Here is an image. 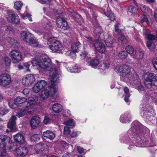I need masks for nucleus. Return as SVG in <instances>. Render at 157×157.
Returning <instances> with one entry per match:
<instances>
[{"instance_id":"obj_1","label":"nucleus","mask_w":157,"mask_h":157,"mask_svg":"<svg viewBox=\"0 0 157 157\" xmlns=\"http://www.w3.org/2000/svg\"><path fill=\"white\" fill-rule=\"evenodd\" d=\"M131 67L127 65L123 64L117 66L114 68L115 71L119 74L121 78L124 82L130 80Z\"/></svg>"},{"instance_id":"obj_2","label":"nucleus","mask_w":157,"mask_h":157,"mask_svg":"<svg viewBox=\"0 0 157 157\" xmlns=\"http://www.w3.org/2000/svg\"><path fill=\"white\" fill-rule=\"evenodd\" d=\"M21 38L24 41L29 43L30 45L37 46L38 42L34 39L33 35L28 32L23 31L21 34Z\"/></svg>"},{"instance_id":"obj_3","label":"nucleus","mask_w":157,"mask_h":157,"mask_svg":"<svg viewBox=\"0 0 157 157\" xmlns=\"http://www.w3.org/2000/svg\"><path fill=\"white\" fill-rule=\"evenodd\" d=\"M144 84L147 88L151 87L152 84V82H154L153 84L155 85H157V77L153 74L147 73L145 75Z\"/></svg>"},{"instance_id":"obj_4","label":"nucleus","mask_w":157,"mask_h":157,"mask_svg":"<svg viewBox=\"0 0 157 157\" xmlns=\"http://www.w3.org/2000/svg\"><path fill=\"white\" fill-rule=\"evenodd\" d=\"M48 42L49 48L52 52H59L63 49V46L59 40L52 41V39H49Z\"/></svg>"},{"instance_id":"obj_5","label":"nucleus","mask_w":157,"mask_h":157,"mask_svg":"<svg viewBox=\"0 0 157 157\" xmlns=\"http://www.w3.org/2000/svg\"><path fill=\"white\" fill-rule=\"evenodd\" d=\"M56 92V90L54 87L48 86L42 90L41 92L40 96L42 99L45 100L49 96H53Z\"/></svg>"},{"instance_id":"obj_6","label":"nucleus","mask_w":157,"mask_h":157,"mask_svg":"<svg viewBox=\"0 0 157 157\" xmlns=\"http://www.w3.org/2000/svg\"><path fill=\"white\" fill-rule=\"evenodd\" d=\"M52 63L51 59L47 56H44L41 60V63L39 66L41 68L49 70L52 68Z\"/></svg>"},{"instance_id":"obj_7","label":"nucleus","mask_w":157,"mask_h":157,"mask_svg":"<svg viewBox=\"0 0 157 157\" xmlns=\"http://www.w3.org/2000/svg\"><path fill=\"white\" fill-rule=\"evenodd\" d=\"M13 62L14 63H17L21 60L22 56L21 54L18 50H13L10 53Z\"/></svg>"},{"instance_id":"obj_8","label":"nucleus","mask_w":157,"mask_h":157,"mask_svg":"<svg viewBox=\"0 0 157 157\" xmlns=\"http://www.w3.org/2000/svg\"><path fill=\"white\" fill-rule=\"evenodd\" d=\"M11 82V78L10 75L4 74L0 75V86L5 87Z\"/></svg>"},{"instance_id":"obj_9","label":"nucleus","mask_w":157,"mask_h":157,"mask_svg":"<svg viewBox=\"0 0 157 157\" xmlns=\"http://www.w3.org/2000/svg\"><path fill=\"white\" fill-rule=\"evenodd\" d=\"M35 80V77L33 75L28 74L23 78L22 83L24 85L28 86L31 85Z\"/></svg>"},{"instance_id":"obj_10","label":"nucleus","mask_w":157,"mask_h":157,"mask_svg":"<svg viewBox=\"0 0 157 157\" xmlns=\"http://www.w3.org/2000/svg\"><path fill=\"white\" fill-rule=\"evenodd\" d=\"M8 20L14 24H17L20 21V19L17 14L13 11H9L8 13Z\"/></svg>"},{"instance_id":"obj_11","label":"nucleus","mask_w":157,"mask_h":157,"mask_svg":"<svg viewBox=\"0 0 157 157\" xmlns=\"http://www.w3.org/2000/svg\"><path fill=\"white\" fill-rule=\"evenodd\" d=\"M57 26L59 28L64 30H67L69 29L70 26L64 19L59 17L56 21Z\"/></svg>"},{"instance_id":"obj_12","label":"nucleus","mask_w":157,"mask_h":157,"mask_svg":"<svg viewBox=\"0 0 157 157\" xmlns=\"http://www.w3.org/2000/svg\"><path fill=\"white\" fill-rule=\"evenodd\" d=\"M12 143L10 138L7 135H0V145H2V148H6L8 143Z\"/></svg>"},{"instance_id":"obj_13","label":"nucleus","mask_w":157,"mask_h":157,"mask_svg":"<svg viewBox=\"0 0 157 157\" xmlns=\"http://www.w3.org/2000/svg\"><path fill=\"white\" fill-rule=\"evenodd\" d=\"M60 75L59 73L55 72L53 75L51 76L50 78V83L51 87H54L59 82V78Z\"/></svg>"},{"instance_id":"obj_14","label":"nucleus","mask_w":157,"mask_h":157,"mask_svg":"<svg viewBox=\"0 0 157 157\" xmlns=\"http://www.w3.org/2000/svg\"><path fill=\"white\" fill-rule=\"evenodd\" d=\"M94 47L96 50L100 53H103L105 51V45L102 42L96 40L94 43Z\"/></svg>"},{"instance_id":"obj_15","label":"nucleus","mask_w":157,"mask_h":157,"mask_svg":"<svg viewBox=\"0 0 157 157\" xmlns=\"http://www.w3.org/2000/svg\"><path fill=\"white\" fill-rule=\"evenodd\" d=\"M13 137L15 142L13 144L14 145H16L17 144L21 145L25 142V139L23 135L21 133H17Z\"/></svg>"},{"instance_id":"obj_16","label":"nucleus","mask_w":157,"mask_h":157,"mask_svg":"<svg viewBox=\"0 0 157 157\" xmlns=\"http://www.w3.org/2000/svg\"><path fill=\"white\" fill-rule=\"evenodd\" d=\"M25 105H24L23 107L26 110L27 113L29 114H32L34 111V108H33L34 104L32 102L27 101L25 102Z\"/></svg>"},{"instance_id":"obj_17","label":"nucleus","mask_w":157,"mask_h":157,"mask_svg":"<svg viewBox=\"0 0 157 157\" xmlns=\"http://www.w3.org/2000/svg\"><path fill=\"white\" fill-rule=\"evenodd\" d=\"M15 151L18 157L25 156L28 151L27 148L23 147H19L15 149Z\"/></svg>"},{"instance_id":"obj_18","label":"nucleus","mask_w":157,"mask_h":157,"mask_svg":"<svg viewBox=\"0 0 157 157\" xmlns=\"http://www.w3.org/2000/svg\"><path fill=\"white\" fill-rule=\"evenodd\" d=\"M41 121L40 119L38 116H33L30 121V125L33 129L36 128L39 125Z\"/></svg>"},{"instance_id":"obj_19","label":"nucleus","mask_w":157,"mask_h":157,"mask_svg":"<svg viewBox=\"0 0 157 157\" xmlns=\"http://www.w3.org/2000/svg\"><path fill=\"white\" fill-rule=\"evenodd\" d=\"M129 79L130 80L128 82L132 83L136 87L140 84V79L137 74L133 75V77L132 78L130 77Z\"/></svg>"},{"instance_id":"obj_20","label":"nucleus","mask_w":157,"mask_h":157,"mask_svg":"<svg viewBox=\"0 0 157 157\" xmlns=\"http://www.w3.org/2000/svg\"><path fill=\"white\" fill-rule=\"evenodd\" d=\"M27 100V99L25 97H18L14 100V104L17 105H20V106L23 107Z\"/></svg>"},{"instance_id":"obj_21","label":"nucleus","mask_w":157,"mask_h":157,"mask_svg":"<svg viewBox=\"0 0 157 157\" xmlns=\"http://www.w3.org/2000/svg\"><path fill=\"white\" fill-rule=\"evenodd\" d=\"M16 117L14 116H12L8 124V127L12 131L15 128L16 120Z\"/></svg>"},{"instance_id":"obj_22","label":"nucleus","mask_w":157,"mask_h":157,"mask_svg":"<svg viewBox=\"0 0 157 157\" xmlns=\"http://www.w3.org/2000/svg\"><path fill=\"white\" fill-rule=\"evenodd\" d=\"M143 52L140 49H137L135 51L133 55V58L138 59H141L144 56Z\"/></svg>"},{"instance_id":"obj_23","label":"nucleus","mask_w":157,"mask_h":157,"mask_svg":"<svg viewBox=\"0 0 157 157\" xmlns=\"http://www.w3.org/2000/svg\"><path fill=\"white\" fill-rule=\"evenodd\" d=\"M43 135L44 137L51 140H52L55 136V134L50 131H47L46 132H44Z\"/></svg>"},{"instance_id":"obj_24","label":"nucleus","mask_w":157,"mask_h":157,"mask_svg":"<svg viewBox=\"0 0 157 157\" xmlns=\"http://www.w3.org/2000/svg\"><path fill=\"white\" fill-rule=\"evenodd\" d=\"M52 109L55 112L59 113L62 111V106L59 103H56L53 105Z\"/></svg>"},{"instance_id":"obj_25","label":"nucleus","mask_w":157,"mask_h":157,"mask_svg":"<svg viewBox=\"0 0 157 157\" xmlns=\"http://www.w3.org/2000/svg\"><path fill=\"white\" fill-rule=\"evenodd\" d=\"M131 119L130 115L127 113L125 115L122 116L120 117V120L121 122L125 123L126 122H128L130 121Z\"/></svg>"},{"instance_id":"obj_26","label":"nucleus","mask_w":157,"mask_h":157,"mask_svg":"<svg viewBox=\"0 0 157 157\" xmlns=\"http://www.w3.org/2000/svg\"><path fill=\"white\" fill-rule=\"evenodd\" d=\"M114 41L115 40L113 37L109 36L105 40V43L107 46L111 47Z\"/></svg>"},{"instance_id":"obj_27","label":"nucleus","mask_w":157,"mask_h":157,"mask_svg":"<svg viewBox=\"0 0 157 157\" xmlns=\"http://www.w3.org/2000/svg\"><path fill=\"white\" fill-rule=\"evenodd\" d=\"M81 46V44L78 41L72 45L71 48L74 53H75L77 52L78 50L79 49Z\"/></svg>"},{"instance_id":"obj_28","label":"nucleus","mask_w":157,"mask_h":157,"mask_svg":"<svg viewBox=\"0 0 157 157\" xmlns=\"http://www.w3.org/2000/svg\"><path fill=\"white\" fill-rule=\"evenodd\" d=\"M36 83L40 87V88L42 90L48 86L47 82L44 80L39 81Z\"/></svg>"},{"instance_id":"obj_29","label":"nucleus","mask_w":157,"mask_h":157,"mask_svg":"<svg viewBox=\"0 0 157 157\" xmlns=\"http://www.w3.org/2000/svg\"><path fill=\"white\" fill-rule=\"evenodd\" d=\"M138 9L137 6H130L128 8V11L133 14H136L138 13Z\"/></svg>"},{"instance_id":"obj_30","label":"nucleus","mask_w":157,"mask_h":157,"mask_svg":"<svg viewBox=\"0 0 157 157\" xmlns=\"http://www.w3.org/2000/svg\"><path fill=\"white\" fill-rule=\"evenodd\" d=\"M153 42L151 41H148L146 43L147 47L152 52H154L155 48V44H152Z\"/></svg>"},{"instance_id":"obj_31","label":"nucleus","mask_w":157,"mask_h":157,"mask_svg":"<svg viewBox=\"0 0 157 157\" xmlns=\"http://www.w3.org/2000/svg\"><path fill=\"white\" fill-rule=\"evenodd\" d=\"M34 149L36 154H38L40 151H41L44 150L43 145L40 144H38L35 145Z\"/></svg>"},{"instance_id":"obj_32","label":"nucleus","mask_w":157,"mask_h":157,"mask_svg":"<svg viewBox=\"0 0 157 157\" xmlns=\"http://www.w3.org/2000/svg\"><path fill=\"white\" fill-rule=\"evenodd\" d=\"M128 56L127 53L124 51L119 52L118 55V56L121 59H124L127 58Z\"/></svg>"},{"instance_id":"obj_33","label":"nucleus","mask_w":157,"mask_h":157,"mask_svg":"<svg viewBox=\"0 0 157 157\" xmlns=\"http://www.w3.org/2000/svg\"><path fill=\"white\" fill-rule=\"evenodd\" d=\"M41 62L39 61V60L36 59H34L32 61V63L34 66H35L37 69H39L41 68V67L39 66V64Z\"/></svg>"},{"instance_id":"obj_34","label":"nucleus","mask_w":157,"mask_h":157,"mask_svg":"<svg viewBox=\"0 0 157 157\" xmlns=\"http://www.w3.org/2000/svg\"><path fill=\"white\" fill-rule=\"evenodd\" d=\"M119 42L121 43L124 44L127 43V39L124 35L121 34L119 38Z\"/></svg>"},{"instance_id":"obj_35","label":"nucleus","mask_w":157,"mask_h":157,"mask_svg":"<svg viewBox=\"0 0 157 157\" xmlns=\"http://www.w3.org/2000/svg\"><path fill=\"white\" fill-rule=\"evenodd\" d=\"M23 5V3L20 1H17L14 4V8L17 10H19L21 9Z\"/></svg>"},{"instance_id":"obj_36","label":"nucleus","mask_w":157,"mask_h":157,"mask_svg":"<svg viewBox=\"0 0 157 157\" xmlns=\"http://www.w3.org/2000/svg\"><path fill=\"white\" fill-rule=\"evenodd\" d=\"M125 50L130 55L134 53V49L133 47L131 45H128L127 46Z\"/></svg>"},{"instance_id":"obj_37","label":"nucleus","mask_w":157,"mask_h":157,"mask_svg":"<svg viewBox=\"0 0 157 157\" xmlns=\"http://www.w3.org/2000/svg\"><path fill=\"white\" fill-rule=\"evenodd\" d=\"M11 60L8 57H5L3 60V63L6 66H9L11 64Z\"/></svg>"},{"instance_id":"obj_38","label":"nucleus","mask_w":157,"mask_h":157,"mask_svg":"<svg viewBox=\"0 0 157 157\" xmlns=\"http://www.w3.org/2000/svg\"><path fill=\"white\" fill-rule=\"evenodd\" d=\"M26 113H27V111L24 109L21 110L19 112L17 113L16 116L19 118L25 115Z\"/></svg>"},{"instance_id":"obj_39","label":"nucleus","mask_w":157,"mask_h":157,"mask_svg":"<svg viewBox=\"0 0 157 157\" xmlns=\"http://www.w3.org/2000/svg\"><path fill=\"white\" fill-rule=\"evenodd\" d=\"M140 21L142 23L145 24V23H146L147 24H149V21L146 16H142L140 17Z\"/></svg>"},{"instance_id":"obj_40","label":"nucleus","mask_w":157,"mask_h":157,"mask_svg":"<svg viewBox=\"0 0 157 157\" xmlns=\"http://www.w3.org/2000/svg\"><path fill=\"white\" fill-rule=\"evenodd\" d=\"M33 90L34 92L38 93L41 90H42L39 86L36 83L33 86Z\"/></svg>"},{"instance_id":"obj_41","label":"nucleus","mask_w":157,"mask_h":157,"mask_svg":"<svg viewBox=\"0 0 157 157\" xmlns=\"http://www.w3.org/2000/svg\"><path fill=\"white\" fill-rule=\"evenodd\" d=\"M9 110L6 108L2 107L0 108V115L3 116L8 113Z\"/></svg>"},{"instance_id":"obj_42","label":"nucleus","mask_w":157,"mask_h":157,"mask_svg":"<svg viewBox=\"0 0 157 157\" xmlns=\"http://www.w3.org/2000/svg\"><path fill=\"white\" fill-rule=\"evenodd\" d=\"M74 121L73 119H70L68 121L65 122L64 124L67 125L74 127L75 125Z\"/></svg>"},{"instance_id":"obj_43","label":"nucleus","mask_w":157,"mask_h":157,"mask_svg":"<svg viewBox=\"0 0 157 157\" xmlns=\"http://www.w3.org/2000/svg\"><path fill=\"white\" fill-rule=\"evenodd\" d=\"M99 63V60L97 59L92 60L90 62V65L92 67L97 66Z\"/></svg>"},{"instance_id":"obj_44","label":"nucleus","mask_w":157,"mask_h":157,"mask_svg":"<svg viewBox=\"0 0 157 157\" xmlns=\"http://www.w3.org/2000/svg\"><path fill=\"white\" fill-rule=\"evenodd\" d=\"M40 139V136L37 134L33 135L31 137V140L32 141H37Z\"/></svg>"},{"instance_id":"obj_45","label":"nucleus","mask_w":157,"mask_h":157,"mask_svg":"<svg viewBox=\"0 0 157 157\" xmlns=\"http://www.w3.org/2000/svg\"><path fill=\"white\" fill-rule=\"evenodd\" d=\"M6 148H2L0 149V157H5L6 156Z\"/></svg>"},{"instance_id":"obj_46","label":"nucleus","mask_w":157,"mask_h":157,"mask_svg":"<svg viewBox=\"0 0 157 157\" xmlns=\"http://www.w3.org/2000/svg\"><path fill=\"white\" fill-rule=\"evenodd\" d=\"M148 113H150L148 111H144L143 110L141 112V114L142 116L144 118H146L147 117H148V116H147L148 115Z\"/></svg>"},{"instance_id":"obj_47","label":"nucleus","mask_w":157,"mask_h":157,"mask_svg":"<svg viewBox=\"0 0 157 157\" xmlns=\"http://www.w3.org/2000/svg\"><path fill=\"white\" fill-rule=\"evenodd\" d=\"M5 30L7 32H12L13 30V28L12 26L8 25L5 28Z\"/></svg>"},{"instance_id":"obj_48","label":"nucleus","mask_w":157,"mask_h":157,"mask_svg":"<svg viewBox=\"0 0 157 157\" xmlns=\"http://www.w3.org/2000/svg\"><path fill=\"white\" fill-rule=\"evenodd\" d=\"M77 148L78 152L80 154H82L85 152V150L80 146H77Z\"/></svg>"},{"instance_id":"obj_49","label":"nucleus","mask_w":157,"mask_h":157,"mask_svg":"<svg viewBox=\"0 0 157 157\" xmlns=\"http://www.w3.org/2000/svg\"><path fill=\"white\" fill-rule=\"evenodd\" d=\"M61 144L62 146L65 149H67L69 147V144L66 142L64 141H60Z\"/></svg>"},{"instance_id":"obj_50","label":"nucleus","mask_w":157,"mask_h":157,"mask_svg":"<svg viewBox=\"0 0 157 157\" xmlns=\"http://www.w3.org/2000/svg\"><path fill=\"white\" fill-rule=\"evenodd\" d=\"M63 130V134L64 135H68L70 133V131L69 130V128L67 126L64 127Z\"/></svg>"},{"instance_id":"obj_51","label":"nucleus","mask_w":157,"mask_h":157,"mask_svg":"<svg viewBox=\"0 0 157 157\" xmlns=\"http://www.w3.org/2000/svg\"><path fill=\"white\" fill-rule=\"evenodd\" d=\"M75 68L73 67H70L68 68V71L71 72L77 73L78 72V68L76 67H75Z\"/></svg>"},{"instance_id":"obj_52","label":"nucleus","mask_w":157,"mask_h":157,"mask_svg":"<svg viewBox=\"0 0 157 157\" xmlns=\"http://www.w3.org/2000/svg\"><path fill=\"white\" fill-rule=\"evenodd\" d=\"M147 37L148 40H154L155 39V36L151 33H149L147 35Z\"/></svg>"},{"instance_id":"obj_53","label":"nucleus","mask_w":157,"mask_h":157,"mask_svg":"<svg viewBox=\"0 0 157 157\" xmlns=\"http://www.w3.org/2000/svg\"><path fill=\"white\" fill-rule=\"evenodd\" d=\"M51 121V119L48 117L46 116L44 117L43 122L45 124H47L50 123Z\"/></svg>"},{"instance_id":"obj_54","label":"nucleus","mask_w":157,"mask_h":157,"mask_svg":"<svg viewBox=\"0 0 157 157\" xmlns=\"http://www.w3.org/2000/svg\"><path fill=\"white\" fill-rule=\"evenodd\" d=\"M87 52H82L80 54V56L81 57V58L82 59H84L87 56Z\"/></svg>"},{"instance_id":"obj_55","label":"nucleus","mask_w":157,"mask_h":157,"mask_svg":"<svg viewBox=\"0 0 157 157\" xmlns=\"http://www.w3.org/2000/svg\"><path fill=\"white\" fill-rule=\"evenodd\" d=\"M119 23L116 24L114 25L115 28V31L116 32H117L118 33H120L121 32V30L118 28L119 25Z\"/></svg>"},{"instance_id":"obj_56","label":"nucleus","mask_w":157,"mask_h":157,"mask_svg":"<svg viewBox=\"0 0 157 157\" xmlns=\"http://www.w3.org/2000/svg\"><path fill=\"white\" fill-rule=\"evenodd\" d=\"M91 12H92V14L93 17H94L95 21H96V18L98 16V15L96 12L93 9L91 10Z\"/></svg>"},{"instance_id":"obj_57","label":"nucleus","mask_w":157,"mask_h":157,"mask_svg":"<svg viewBox=\"0 0 157 157\" xmlns=\"http://www.w3.org/2000/svg\"><path fill=\"white\" fill-rule=\"evenodd\" d=\"M109 17L111 21H113L115 20V15L113 13H110L109 16Z\"/></svg>"},{"instance_id":"obj_58","label":"nucleus","mask_w":157,"mask_h":157,"mask_svg":"<svg viewBox=\"0 0 157 157\" xmlns=\"http://www.w3.org/2000/svg\"><path fill=\"white\" fill-rule=\"evenodd\" d=\"M152 62L154 67L157 71V59H154Z\"/></svg>"},{"instance_id":"obj_59","label":"nucleus","mask_w":157,"mask_h":157,"mask_svg":"<svg viewBox=\"0 0 157 157\" xmlns=\"http://www.w3.org/2000/svg\"><path fill=\"white\" fill-rule=\"evenodd\" d=\"M30 91V90L29 88H25L23 90V93L25 95L28 94Z\"/></svg>"},{"instance_id":"obj_60","label":"nucleus","mask_w":157,"mask_h":157,"mask_svg":"<svg viewBox=\"0 0 157 157\" xmlns=\"http://www.w3.org/2000/svg\"><path fill=\"white\" fill-rule=\"evenodd\" d=\"M130 97V94H126L124 98V100L126 102H129V98Z\"/></svg>"},{"instance_id":"obj_61","label":"nucleus","mask_w":157,"mask_h":157,"mask_svg":"<svg viewBox=\"0 0 157 157\" xmlns=\"http://www.w3.org/2000/svg\"><path fill=\"white\" fill-rule=\"evenodd\" d=\"M139 91H143L144 90V88L143 86L140 84V85L136 87Z\"/></svg>"},{"instance_id":"obj_62","label":"nucleus","mask_w":157,"mask_h":157,"mask_svg":"<svg viewBox=\"0 0 157 157\" xmlns=\"http://www.w3.org/2000/svg\"><path fill=\"white\" fill-rule=\"evenodd\" d=\"M24 66L27 69V71H29L30 70L29 69V67L30 66V64L28 63H25L24 64Z\"/></svg>"},{"instance_id":"obj_63","label":"nucleus","mask_w":157,"mask_h":157,"mask_svg":"<svg viewBox=\"0 0 157 157\" xmlns=\"http://www.w3.org/2000/svg\"><path fill=\"white\" fill-rule=\"evenodd\" d=\"M50 1V0H40V2L43 4H48Z\"/></svg>"},{"instance_id":"obj_64","label":"nucleus","mask_w":157,"mask_h":157,"mask_svg":"<svg viewBox=\"0 0 157 157\" xmlns=\"http://www.w3.org/2000/svg\"><path fill=\"white\" fill-rule=\"evenodd\" d=\"M99 29V28H97L96 29V30L98 31L97 32V34L98 36L99 37H100V34L102 33V31L101 29H100V30L98 31V29Z\"/></svg>"}]
</instances>
